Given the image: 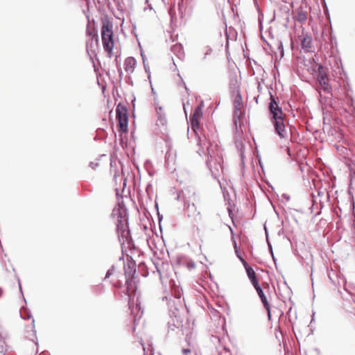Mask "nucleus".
Listing matches in <instances>:
<instances>
[{
    "label": "nucleus",
    "instance_id": "nucleus-1",
    "mask_svg": "<svg viewBox=\"0 0 355 355\" xmlns=\"http://www.w3.org/2000/svg\"><path fill=\"white\" fill-rule=\"evenodd\" d=\"M199 148L198 153L200 156H207L206 164L209 168L212 176L216 178L223 172V165L221 164L222 157L218 155L216 153L217 145H214L211 141L209 135H203V138L198 139Z\"/></svg>",
    "mask_w": 355,
    "mask_h": 355
},
{
    "label": "nucleus",
    "instance_id": "nucleus-2",
    "mask_svg": "<svg viewBox=\"0 0 355 355\" xmlns=\"http://www.w3.org/2000/svg\"><path fill=\"white\" fill-rule=\"evenodd\" d=\"M270 101L268 108L275 132L281 139H285L288 137V131L285 127L282 110L272 94H270Z\"/></svg>",
    "mask_w": 355,
    "mask_h": 355
},
{
    "label": "nucleus",
    "instance_id": "nucleus-3",
    "mask_svg": "<svg viewBox=\"0 0 355 355\" xmlns=\"http://www.w3.org/2000/svg\"><path fill=\"white\" fill-rule=\"evenodd\" d=\"M101 37L104 50L111 53L114 45L112 24L103 23L101 28Z\"/></svg>",
    "mask_w": 355,
    "mask_h": 355
},
{
    "label": "nucleus",
    "instance_id": "nucleus-4",
    "mask_svg": "<svg viewBox=\"0 0 355 355\" xmlns=\"http://www.w3.org/2000/svg\"><path fill=\"white\" fill-rule=\"evenodd\" d=\"M118 212L119 216L116 224V231L119 237H122L124 242L125 239H128L130 234V231L128 227V218L126 217V213L125 210H118Z\"/></svg>",
    "mask_w": 355,
    "mask_h": 355
},
{
    "label": "nucleus",
    "instance_id": "nucleus-5",
    "mask_svg": "<svg viewBox=\"0 0 355 355\" xmlns=\"http://www.w3.org/2000/svg\"><path fill=\"white\" fill-rule=\"evenodd\" d=\"M116 114L120 130L123 132H126L128 130V118L125 107L119 104L116 109Z\"/></svg>",
    "mask_w": 355,
    "mask_h": 355
},
{
    "label": "nucleus",
    "instance_id": "nucleus-6",
    "mask_svg": "<svg viewBox=\"0 0 355 355\" xmlns=\"http://www.w3.org/2000/svg\"><path fill=\"white\" fill-rule=\"evenodd\" d=\"M171 321L168 322V324L174 326L175 328L180 329L184 334V329H187L188 324V319L186 318V321L181 315V312H172L171 315Z\"/></svg>",
    "mask_w": 355,
    "mask_h": 355
},
{
    "label": "nucleus",
    "instance_id": "nucleus-7",
    "mask_svg": "<svg viewBox=\"0 0 355 355\" xmlns=\"http://www.w3.org/2000/svg\"><path fill=\"white\" fill-rule=\"evenodd\" d=\"M202 107L203 102H201L200 104L195 108L193 114L190 117L191 129L196 135H197L196 131L199 128V120L202 115Z\"/></svg>",
    "mask_w": 355,
    "mask_h": 355
},
{
    "label": "nucleus",
    "instance_id": "nucleus-8",
    "mask_svg": "<svg viewBox=\"0 0 355 355\" xmlns=\"http://www.w3.org/2000/svg\"><path fill=\"white\" fill-rule=\"evenodd\" d=\"M318 81L319 83L320 89L325 93H329L331 90V87L328 83L327 75L324 73L323 67L319 66Z\"/></svg>",
    "mask_w": 355,
    "mask_h": 355
},
{
    "label": "nucleus",
    "instance_id": "nucleus-9",
    "mask_svg": "<svg viewBox=\"0 0 355 355\" xmlns=\"http://www.w3.org/2000/svg\"><path fill=\"white\" fill-rule=\"evenodd\" d=\"M186 192L190 193L189 191L187 190L179 192L177 196V199L184 202V207L185 209H188L189 211H190V209H193L194 212H197L194 203L193 202L191 203V200L188 199Z\"/></svg>",
    "mask_w": 355,
    "mask_h": 355
},
{
    "label": "nucleus",
    "instance_id": "nucleus-10",
    "mask_svg": "<svg viewBox=\"0 0 355 355\" xmlns=\"http://www.w3.org/2000/svg\"><path fill=\"white\" fill-rule=\"evenodd\" d=\"M156 125L159 127H164L167 123L165 112L161 106L156 107Z\"/></svg>",
    "mask_w": 355,
    "mask_h": 355
},
{
    "label": "nucleus",
    "instance_id": "nucleus-11",
    "mask_svg": "<svg viewBox=\"0 0 355 355\" xmlns=\"http://www.w3.org/2000/svg\"><path fill=\"white\" fill-rule=\"evenodd\" d=\"M234 117L239 118L242 114L241 107H242V98L239 93H238L234 98Z\"/></svg>",
    "mask_w": 355,
    "mask_h": 355
},
{
    "label": "nucleus",
    "instance_id": "nucleus-12",
    "mask_svg": "<svg viewBox=\"0 0 355 355\" xmlns=\"http://www.w3.org/2000/svg\"><path fill=\"white\" fill-rule=\"evenodd\" d=\"M307 11L302 9V8H297L295 10L294 19L301 24L306 22L307 19Z\"/></svg>",
    "mask_w": 355,
    "mask_h": 355
},
{
    "label": "nucleus",
    "instance_id": "nucleus-13",
    "mask_svg": "<svg viewBox=\"0 0 355 355\" xmlns=\"http://www.w3.org/2000/svg\"><path fill=\"white\" fill-rule=\"evenodd\" d=\"M136 60L132 57H128L124 62V69L128 73H132L136 65Z\"/></svg>",
    "mask_w": 355,
    "mask_h": 355
},
{
    "label": "nucleus",
    "instance_id": "nucleus-14",
    "mask_svg": "<svg viewBox=\"0 0 355 355\" xmlns=\"http://www.w3.org/2000/svg\"><path fill=\"white\" fill-rule=\"evenodd\" d=\"M254 287L257 290V293H258L259 296L260 297L261 302L263 304L264 307L266 309V311H270L269 304H268L266 297L264 295L263 291L262 288L260 287L259 284H258L257 286H254Z\"/></svg>",
    "mask_w": 355,
    "mask_h": 355
},
{
    "label": "nucleus",
    "instance_id": "nucleus-15",
    "mask_svg": "<svg viewBox=\"0 0 355 355\" xmlns=\"http://www.w3.org/2000/svg\"><path fill=\"white\" fill-rule=\"evenodd\" d=\"M245 268L246 272L248 274V276L249 279H250L252 285L254 286H257L259 284V282L257 279L255 272L254 271L252 268L248 266Z\"/></svg>",
    "mask_w": 355,
    "mask_h": 355
},
{
    "label": "nucleus",
    "instance_id": "nucleus-16",
    "mask_svg": "<svg viewBox=\"0 0 355 355\" xmlns=\"http://www.w3.org/2000/svg\"><path fill=\"white\" fill-rule=\"evenodd\" d=\"M171 51L179 58L183 55V48L180 44H174L171 47Z\"/></svg>",
    "mask_w": 355,
    "mask_h": 355
},
{
    "label": "nucleus",
    "instance_id": "nucleus-17",
    "mask_svg": "<svg viewBox=\"0 0 355 355\" xmlns=\"http://www.w3.org/2000/svg\"><path fill=\"white\" fill-rule=\"evenodd\" d=\"M34 322H35V320L34 319H32V324H33V329L31 330V333L30 334V336H28L26 335V336L27 338H28L29 340L33 341L35 345H37V338H36V331L35 330V325H34Z\"/></svg>",
    "mask_w": 355,
    "mask_h": 355
},
{
    "label": "nucleus",
    "instance_id": "nucleus-18",
    "mask_svg": "<svg viewBox=\"0 0 355 355\" xmlns=\"http://www.w3.org/2000/svg\"><path fill=\"white\" fill-rule=\"evenodd\" d=\"M302 46L303 49L309 50L311 47V38L309 36L304 37L302 40Z\"/></svg>",
    "mask_w": 355,
    "mask_h": 355
},
{
    "label": "nucleus",
    "instance_id": "nucleus-19",
    "mask_svg": "<svg viewBox=\"0 0 355 355\" xmlns=\"http://www.w3.org/2000/svg\"><path fill=\"white\" fill-rule=\"evenodd\" d=\"M213 314L212 315H211V318L212 319L213 318H218V324H221L222 326L224 325V318L221 319L220 318V316L219 315L220 312H217V311H215V312H211Z\"/></svg>",
    "mask_w": 355,
    "mask_h": 355
},
{
    "label": "nucleus",
    "instance_id": "nucleus-20",
    "mask_svg": "<svg viewBox=\"0 0 355 355\" xmlns=\"http://www.w3.org/2000/svg\"><path fill=\"white\" fill-rule=\"evenodd\" d=\"M142 313H143V312H137V315H133V317H134V327H133V329L134 330L135 329V327H136V326L138 324V320L139 319H141V318L142 316Z\"/></svg>",
    "mask_w": 355,
    "mask_h": 355
},
{
    "label": "nucleus",
    "instance_id": "nucleus-21",
    "mask_svg": "<svg viewBox=\"0 0 355 355\" xmlns=\"http://www.w3.org/2000/svg\"><path fill=\"white\" fill-rule=\"evenodd\" d=\"M31 312H19L20 317L24 320H28L32 318Z\"/></svg>",
    "mask_w": 355,
    "mask_h": 355
},
{
    "label": "nucleus",
    "instance_id": "nucleus-22",
    "mask_svg": "<svg viewBox=\"0 0 355 355\" xmlns=\"http://www.w3.org/2000/svg\"><path fill=\"white\" fill-rule=\"evenodd\" d=\"M204 51H205V53H204L203 60H205L207 58V55H211V53L212 52V49L210 46H207L205 47Z\"/></svg>",
    "mask_w": 355,
    "mask_h": 355
},
{
    "label": "nucleus",
    "instance_id": "nucleus-23",
    "mask_svg": "<svg viewBox=\"0 0 355 355\" xmlns=\"http://www.w3.org/2000/svg\"><path fill=\"white\" fill-rule=\"evenodd\" d=\"M218 355H230V352L229 349H227L225 347H224L223 351L218 352Z\"/></svg>",
    "mask_w": 355,
    "mask_h": 355
},
{
    "label": "nucleus",
    "instance_id": "nucleus-24",
    "mask_svg": "<svg viewBox=\"0 0 355 355\" xmlns=\"http://www.w3.org/2000/svg\"><path fill=\"white\" fill-rule=\"evenodd\" d=\"M114 269V266H112L107 271L105 275V279L109 278L113 273V270Z\"/></svg>",
    "mask_w": 355,
    "mask_h": 355
},
{
    "label": "nucleus",
    "instance_id": "nucleus-25",
    "mask_svg": "<svg viewBox=\"0 0 355 355\" xmlns=\"http://www.w3.org/2000/svg\"><path fill=\"white\" fill-rule=\"evenodd\" d=\"M182 353L184 355H187L188 354H191L192 355H196L195 352L192 353L189 349H183L182 350Z\"/></svg>",
    "mask_w": 355,
    "mask_h": 355
},
{
    "label": "nucleus",
    "instance_id": "nucleus-26",
    "mask_svg": "<svg viewBox=\"0 0 355 355\" xmlns=\"http://www.w3.org/2000/svg\"><path fill=\"white\" fill-rule=\"evenodd\" d=\"M234 248H235L236 254L237 257H239V259H242L243 257L239 254V251L236 249V242H234Z\"/></svg>",
    "mask_w": 355,
    "mask_h": 355
},
{
    "label": "nucleus",
    "instance_id": "nucleus-27",
    "mask_svg": "<svg viewBox=\"0 0 355 355\" xmlns=\"http://www.w3.org/2000/svg\"><path fill=\"white\" fill-rule=\"evenodd\" d=\"M268 247H269V249H270V253L272 256V258L273 259L275 260V258H274V255H273V252H272V245L271 244L269 243V241H268Z\"/></svg>",
    "mask_w": 355,
    "mask_h": 355
},
{
    "label": "nucleus",
    "instance_id": "nucleus-28",
    "mask_svg": "<svg viewBox=\"0 0 355 355\" xmlns=\"http://www.w3.org/2000/svg\"><path fill=\"white\" fill-rule=\"evenodd\" d=\"M98 166V163H94V162H91L90 163V166L95 169L97 166Z\"/></svg>",
    "mask_w": 355,
    "mask_h": 355
},
{
    "label": "nucleus",
    "instance_id": "nucleus-29",
    "mask_svg": "<svg viewBox=\"0 0 355 355\" xmlns=\"http://www.w3.org/2000/svg\"><path fill=\"white\" fill-rule=\"evenodd\" d=\"M240 261L242 262V263H243V265L244 266L245 268L248 266L247 262L245 261V259L243 258L241 259Z\"/></svg>",
    "mask_w": 355,
    "mask_h": 355
},
{
    "label": "nucleus",
    "instance_id": "nucleus-30",
    "mask_svg": "<svg viewBox=\"0 0 355 355\" xmlns=\"http://www.w3.org/2000/svg\"><path fill=\"white\" fill-rule=\"evenodd\" d=\"M141 345L143 346V350H144V352L145 354L146 353V348L144 347V343L142 340H141Z\"/></svg>",
    "mask_w": 355,
    "mask_h": 355
},
{
    "label": "nucleus",
    "instance_id": "nucleus-31",
    "mask_svg": "<svg viewBox=\"0 0 355 355\" xmlns=\"http://www.w3.org/2000/svg\"><path fill=\"white\" fill-rule=\"evenodd\" d=\"M283 196L286 199V200H289L290 198L288 196H287L286 194H284Z\"/></svg>",
    "mask_w": 355,
    "mask_h": 355
},
{
    "label": "nucleus",
    "instance_id": "nucleus-32",
    "mask_svg": "<svg viewBox=\"0 0 355 355\" xmlns=\"http://www.w3.org/2000/svg\"><path fill=\"white\" fill-rule=\"evenodd\" d=\"M267 313V315L268 317V319H270V316H271V313L272 312H266Z\"/></svg>",
    "mask_w": 355,
    "mask_h": 355
},
{
    "label": "nucleus",
    "instance_id": "nucleus-33",
    "mask_svg": "<svg viewBox=\"0 0 355 355\" xmlns=\"http://www.w3.org/2000/svg\"><path fill=\"white\" fill-rule=\"evenodd\" d=\"M178 310H179V308L176 307V306L173 309V311H178ZM170 311H173V309H171Z\"/></svg>",
    "mask_w": 355,
    "mask_h": 355
},
{
    "label": "nucleus",
    "instance_id": "nucleus-34",
    "mask_svg": "<svg viewBox=\"0 0 355 355\" xmlns=\"http://www.w3.org/2000/svg\"><path fill=\"white\" fill-rule=\"evenodd\" d=\"M3 336L2 334V333L0 332V340H1L2 338H3Z\"/></svg>",
    "mask_w": 355,
    "mask_h": 355
},
{
    "label": "nucleus",
    "instance_id": "nucleus-35",
    "mask_svg": "<svg viewBox=\"0 0 355 355\" xmlns=\"http://www.w3.org/2000/svg\"><path fill=\"white\" fill-rule=\"evenodd\" d=\"M194 266H195V264H194L193 263H192L191 264V267L194 268Z\"/></svg>",
    "mask_w": 355,
    "mask_h": 355
},
{
    "label": "nucleus",
    "instance_id": "nucleus-36",
    "mask_svg": "<svg viewBox=\"0 0 355 355\" xmlns=\"http://www.w3.org/2000/svg\"><path fill=\"white\" fill-rule=\"evenodd\" d=\"M184 88L186 90H187V87L186 86L185 83H184Z\"/></svg>",
    "mask_w": 355,
    "mask_h": 355
}]
</instances>
